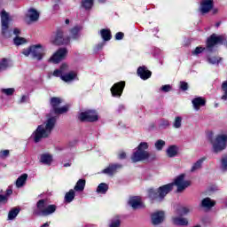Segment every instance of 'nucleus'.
<instances>
[{
	"instance_id": "obj_37",
	"label": "nucleus",
	"mask_w": 227,
	"mask_h": 227,
	"mask_svg": "<svg viewBox=\"0 0 227 227\" xmlns=\"http://www.w3.org/2000/svg\"><path fill=\"white\" fill-rule=\"evenodd\" d=\"M223 61V58L220 57H207V62L210 63V65H218Z\"/></svg>"
},
{
	"instance_id": "obj_17",
	"label": "nucleus",
	"mask_w": 227,
	"mask_h": 227,
	"mask_svg": "<svg viewBox=\"0 0 227 227\" xmlns=\"http://www.w3.org/2000/svg\"><path fill=\"white\" fill-rule=\"evenodd\" d=\"M122 166L119 163L110 164L106 168L102 170L104 175H108L109 176H113L116 170L121 169Z\"/></svg>"
},
{
	"instance_id": "obj_2",
	"label": "nucleus",
	"mask_w": 227,
	"mask_h": 227,
	"mask_svg": "<svg viewBox=\"0 0 227 227\" xmlns=\"http://www.w3.org/2000/svg\"><path fill=\"white\" fill-rule=\"evenodd\" d=\"M56 121H58V118L56 116H52V114H49L47 115V120L43 124L39 125L36 129L30 136V139L34 140V143H40L43 139L49 137L54 130V127H56Z\"/></svg>"
},
{
	"instance_id": "obj_19",
	"label": "nucleus",
	"mask_w": 227,
	"mask_h": 227,
	"mask_svg": "<svg viewBox=\"0 0 227 227\" xmlns=\"http://www.w3.org/2000/svg\"><path fill=\"white\" fill-rule=\"evenodd\" d=\"M66 72H68V65L62 64L59 69H55L51 75L53 77H59L61 79V76L64 75Z\"/></svg>"
},
{
	"instance_id": "obj_33",
	"label": "nucleus",
	"mask_w": 227,
	"mask_h": 227,
	"mask_svg": "<svg viewBox=\"0 0 227 227\" xmlns=\"http://www.w3.org/2000/svg\"><path fill=\"white\" fill-rule=\"evenodd\" d=\"M220 169L221 171H223V173H226L227 171V154L222 156L221 160H220Z\"/></svg>"
},
{
	"instance_id": "obj_10",
	"label": "nucleus",
	"mask_w": 227,
	"mask_h": 227,
	"mask_svg": "<svg viewBox=\"0 0 227 227\" xmlns=\"http://www.w3.org/2000/svg\"><path fill=\"white\" fill-rule=\"evenodd\" d=\"M223 42H224V36L217 35L215 34L211 35L207 40V51H208V52H213L214 47L219 43H223Z\"/></svg>"
},
{
	"instance_id": "obj_13",
	"label": "nucleus",
	"mask_w": 227,
	"mask_h": 227,
	"mask_svg": "<svg viewBox=\"0 0 227 227\" xmlns=\"http://www.w3.org/2000/svg\"><path fill=\"white\" fill-rule=\"evenodd\" d=\"M125 90V82H119L114 83L111 88L112 97L115 98H120Z\"/></svg>"
},
{
	"instance_id": "obj_54",
	"label": "nucleus",
	"mask_w": 227,
	"mask_h": 227,
	"mask_svg": "<svg viewBox=\"0 0 227 227\" xmlns=\"http://www.w3.org/2000/svg\"><path fill=\"white\" fill-rule=\"evenodd\" d=\"M12 193H13V191H12V189H7L5 196H7V198H9V196H12Z\"/></svg>"
},
{
	"instance_id": "obj_23",
	"label": "nucleus",
	"mask_w": 227,
	"mask_h": 227,
	"mask_svg": "<svg viewBox=\"0 0 227 227\" xmlns=\"http://www.w3.org/2000/svg\"><path fill=\"white\" fill-rule=\"evenodd\" d=\"M40 162L44 166H51L52 164V155L50 153H43L40 155Z\"/></svg>"
},
{
	"instance_id": "obj_5",
	"label": "nucleus",
	"mask_w": 227,
	"mask_h": 227,
	"mask_svg": "<svg viewBox=\"0 0 227 227\" xmlns=\"http://www.w3.org/2000/svg\"><path fill=\"white\" fill-rule=\"evenodd\" d=\"M146 150H148V143H140L131 155V161L143 162V160H148L150 159V153Z\"/></svg>"
},
{
	"instance_id": "obj_16",
	"label": "nucleus",
	"mask_w": 227,
	"mask_h": 227,
	"mask_svg": "<svg viewBox=\"0 0 227 227\" xmlns=\"http://www.w3.org/2000/svg\"><path fill=\"white\" fill-rule=\"evenodd\" d=\"M61 81L70 84V82H74V81H79V78L77 77V73H75V71H67L61 76Z\"/></svg>"
},
{
	"instance_id": "obj_24",
	"label": "nucleus",
	"mask_w": 227,
	"mask_h": 227,
	"mask_svg": "<svg viewBox=\"0 0 227 227\" xmlns=\"http://www.w3.org/2000/svg\"><path fill=\"white\" fill-rule=\"evenodd\" d=\"M27 19H29L30 22H36L38 19H40V13H38V11L35 9H29L27 13Z\"/></svg>"
},
{
	"instance_id": "obj_22",
	"label": "nucleus",
	"mask_w": 227,
	"mask_h": 227,
	"mask_svg": "<svg viewBox=\"0 0 227 227\" xmlns=\"http://www.w3.org/2000/svg\"><path fill=\"white\" fill-rule=\"evenodd\" d=\"M172 223L176 226H187L189 224V221L187 220V218L180 216H173Z\"/></svg>"
},
{
	"instance_id": "obj_3",
	"label": "nucleus",
	"mask_w": 227,
	"mask_h": 227,
	"mask_svg": "<svg viewBox=\"0 0 227 227\" xmlns=\"http://www.w3.org/2000/svg\"><path fill=\"white\" fill-rule=\"evenodd\" d=\"M56 210H58L57 205H49L46 199H41L36 202L35 206L32 207V214L35 217H47V215H52Z\"/></svg>"
},
{
	"instance_id": "obj_30",
	"label": "nucleus",
	"mask_w": 227,
	"mask_h": 227,
	"mask_svg": "<svg viewBox=\"0 0 227 227\" xmlns=\"http://www.w3.org/2000/svg\"><path fill=\"white\" fill-rule=\"evenodd\" d=\"M107 191H109V185L106 183H101L98 184L96 192H98V194H106Z\"/></svg>"
},
{
	"instance_id": "obj_1",
	"label": "nucleus",
	"mask_w": 227,
	"mask_h": 227,
	"mask_svg": "<svg viewBox=\"0 0 227 227\" xmlns=\"http://www.w3.org/2000/svg\"><path fill=\"white\" fill-rule=\"evenodd\" d=\"M175 185L177 187V192H182V191H185L191 185V181H185V174H181L175 179L174 183L160 186L158 189H149L147 191L149 200L156 201V203L164 201V199L173 191Z\"/></svg>"
},
{
	"instance_id": "obj_4",
	"label": "nucleus",
	"mask_w": 227,
	"mask_h": 227,
	"mask_svg": "<svg viewBox=\"0 0 227 227\" xmlns=\"http://www.w3.org/2000/svg\"><path fill=\"white\" fill-rule=\"evenodd\" d=\"M82 29V27L81 26H74L70 30V36L67 37L63 35V31L58 30L54 40H52V43H54L55 45H68V43H70V38L72 40H79L81 38Z\"/></svg>"
},
{
	"instance_id": "obj_40",
	"label": "nucleus",
	"mask_w": 227,
	"mask_h": 227,
	"mask_svg": "<svg viewBox=\"0 0 227 227\" xmlns=\"http://www.w3.org/2000/svg\"><path fill=\"white\" fill-rule=\"evenodd\" d=\"M121 225V220H120V216H115L112 219L109 227H120Z\"/></svg>"
},
{
	"instance_id": "obj_52",
	"label": "nucleus",
	"mask_w": 227,
	"mask_h": 227,
	"mask_svg": "<svg viewBox=\"0 0 227 227\" xmlns=\"http://www.w3.org/2000/svg\"><path fill=\"white\" fill-rule=\"evenodd\" d=\"M118 157L121 160H123V159L127 157V154L125 153V152H121L119 153Z\"/></svg>"
},
{
	"instance_id": "obj_28",
	"label": "nucleus",
	"mask_w": 227,
	"mask_h": 227,
	"mask_svg": "<svg viewBox=\"0 0 227 227\" xmlns=\"http://www.w3.org/2000/svg\"><path fill=\"white\" fill-rule=\"evenodd\" d=\"M101 38L104 42H109L113 35H111V30L107 28H103L100 30Z\"/></svg>"
},
{
	"instance_id": "obj_14",
	"label": "nucleus",
	"mask_w": 227,
	"mask_h": 227,
	"mask_svg": "<svg viewBox=\"0 0 227 227\" xmlns=\"http://www.w3.org/2000/svg\"><path fill=\"white\" fill-rule=\"evenodd\" d=\"M164 219H166V214L164 211H155L151 215V221L154 226L162 224V223H164Z\"/></svg>"
},
{
	"instance_id": "obj_57",
	"label": "nucleus",
	"mask_w": 227,
	"mask_h": 227,
	"mask_svg": "<svg viewBox=\"0 0 227 227\" xmlns=\"http://www.w3.org/2000/svg\"><path fill=\"white\" fill-rule=\"evenodd\" d=\"M70 166H72L71 163H66V164H64V168H70Z\"/></svg>"
},
{
	"instance_id": "obj_36",
	"label": "nucleus",
	"mask_w": 227,
	"mask_h": 227,
	"mask_svg": "<svg viewBox=\"0 0 227 227\" xmlns=\"http://www.w3.org/2000/svg\"><path fill=\"white\" fill-rule=\"evenodd\" d=\"M0 93H2V95H5V97H12V95L15 93V89L14 88L0 89Z\"/></svg>"
},
{
	"instance_id": "obj_31",
	"label": "nucleus",
	"mask_w": 227,
	"mask_h": 227,
	"mask_svg": "<svg viewBox=\"0 0 227 227\" xmlns=\"http://www.w3.org/2000/svg\"><path fill=\"white\" fill-rule=\"evenodd\" d=\"M74 198H75V191L71 189L68 192L66 193L64 200L66 203H72Z\"/></svg>"
},
{
	"instance_id": "obj_27",
	"label": "nucleus",
	"mask_w": 227,
	"mask_h": 227,
	"mask_svg": "<svg viewBox=\"0 0 227 227\" xmlns=\"http://www.w3.org/2000/svg\"><path fill=\"white\" fill-rule=\"evenodd\" d=\"M207 160V157H202L199 159L195 163H193L191 171L194 173V171H198V169H201L203 163Z\"/></svg>"
},
{
	"instance_id": "obj_56",
	"label": "nucleus",
	"mask_w": 227,
	"mask_h": 227,
	"mask_svg": "<svg viewBox=\"0 0 227 227\" xmlns=\"http://www.w3.org/2000/svg\"><path fill=\"white\" fill-rule=\"evenodd\" d=\"M13 35H20V30L19 28H14Z\"/></svg>"
},
{
	"instance_id": "obj_51",
	"label": "nucleus",
	"mask_w": 227,
	"mask_h": 227,
	"mask_svg": "<svg viewBox=\"0 0 227 227\" xmlns=\"http://www.w3.org/2000/svg\"><path fill=\"white\" fill-rule=\"evenodd\" d=\"M28 98V96L23 95L20 100V104H24L25 102H27Z\"/></svg>"
},
{
	"instance_id": "obj_58",
	"label": "nucleus",
	"mask_w": 227,
	"mask_h": 227,
	"mask_svg": "<svg viewBox=\"0 0 227 227\" xmlns=\"http://www.w3.org/2000/svg\"><path fill=\"white\" fill-rule=\"evenodd\" d=\"M50 223H45L44 224L41 225V227H49Z\"/></svg>"
},
{
	"instance_id": "obj_11",
	"label": "nucleus",
	"mask_w": 227,
	"mask_h": 227,
	"mask_svg": "<svg viewBox=\"0 0 227 227\" xmlns=\"http://www.w3.org/2000/svg\"><path fill=\"white\" fill-rule=\"evenodd\" d=\"M78 118L80 121H98V114L94 110H87L85 112H82Z\"/></svg>"
},
{
	"instance_id": "obj_20",
	"label": "nucleus",
	"mask_w": 227,
	"mask_h": 227,
	"mask_svg": "<svg viewBox=\"0 0 227 227\" xmlns=\"http://www.w3.org/2000/svg\"><path fill=\"white\" fill-rule=\"evenodd\" d=\"M192 104L195 111H200V107H203L205 106L206 101L203 99V98L199 97V98H193L192 100Z\"/></svg>"
},
{
	"instance_id": "obj_42",
	"label": "nucleus",
	"mask_w": 227,
	"mask_h": 227,
	"mask_svg": "<svg viewBox=\"0 0 227 227\" xmlns=\"http://www.w3.org/2000/svg\"><path fill=\"white\" fill-rule=\"evenodd\" d=\"M173 127L174 129H180V127H182V117L177 116L175 118Z\"/></svg>"
},
{
	"instance_id": "obj_7",
	"label": "nucleus",
	"mask_w": 227,
	"mask_h": 227,
	"mask_svg": "<svg viewBox=\"0 0 227 227\" xmlns=\"http://www.w3.org/2000/svg\"><path fill=\"white\" fill-rule=\"evenodd\" d=\"M1 17V34L4 38H11L12 31H10V22L12 19L10 18V13L6 12L4 10H2L0 12Z\"/></svg>"
},
{
	"instance_id": "obj_60",
	"label": "nucleus",
	"mask_w": 227,
	"mask_h": 227,
	"mask_svg": "<svg viewBox=\"0 0 227 227\" xmlns=\"http://www.w3.org/2000/svg\"><path fill=\"white\" fill-rule=\"evenodd\" d=\"M217 12H219V10L218 9H216V8H215V9H213V13H217Z\"/></svg>"
},
{
	"instance_id": "obj_45",
	"label": "nucleus",
	"mask_w": 227,
	"mask_h": 227,
	"mask_svg": "<svg viewBox=\"0 0 227 227\" xmlns=\"http://www.w3.org/2000/svg\"><path fill=\"white\" fill-rule=\"evenodd\" d=\"M10 157V150L0 151V159H6Z\"/></svg>"
},
{
	"instance_id": "obj_46",
	"label": "nucleus",
	"mask_w": 227,
	"mask_h": 227,
	"mask_svg": "<svg viewBox=\"0 0 227 227\" xmlns=\"http://www.w3.org/2000/svg\"><path fill=\"white\" fill-rule=\"evenodd\" d=\"M8 203V196L0 195V205H6Z\"/></svg>"
},
{
	"instance_id": "obj_39",
	"label": "nucleus",
	"mask_w": 227,
	"mask_h": 227,
	"mask_svg": "<svg viewBox=\"0 0 227 227\" xmlns=\"http://www.w3.org/2000/svg\"><path fill=\"white\" fill-rule=\"evenodd\" d=\"M20 212V209H19V208L12 209L8 214V219H10V221L15 219V217H17V215H19Z\"/></svg>"
},
{
	"instance_id": "obj_29",
	"label": "nucleus",
	"mask_w": 227,
	"mask_h": 227,
	"mask_svg": "<svg viewBox=\"0 0 227 227\" xmlns=\"http://www.w3.org/2000/svg\"><path fill=\"white\" fill-rule=\"evenodd\" d=\"M84 187H86V180L79 179L74 185V191H76V192H82V191H84Z\"/></svg>"
},
{
	"instance_id": "obj_26",
	"label": "nucleus",
	"mask_w": 227,
	"mask_h": 227,
	"mask_svg": "<svg viewBox=\"0 0 227 227\" xmlns=\"http://www.w3.org/2000/svg\"><path fill=\"white\" fill-rule=\"evenodd\" d=\"M167 156L170 159L173 157H176L178 155V146L176 145H170L166 150Z\"/></svg>"
},
{
	"instance_id": "obj_53",
	"label": "nucleus",
	"mask_w": 227,
	"mask_h": 227,
	"mask_svg": "<svg viewBox=\"0 0 227 227\" xmlns=\"http://www.w3.org/2000/svg\"><path fill=\"white\" fill-rule=\"evenodd\" d=\"M123 111H125V105H119L117 112L123 113Z\"/></svg>"
},
{
	"instance_id": "obj_62",
	"label": "nucleus",
	"mask_w": 227,
	"mask_h": 227,
	"mask_svg": "<svg viewBox=\"0 0 227 227\" xmlns=\"http://www.w3.org/2000/svg\"><path fill=\"white\" fill-rule=\"evenodd\" d=\"M156 33H159V28H154Z\"/></svg>"
},
{
	"instance_id": "obj_49",
	"label": "nucleus",
	"mask_w": 227,
	"mask_h": 227,
	"mask_svg": "<svg viewBox=\"0 0 227 227\" xmlns=\"http://www.w3.org/2000/svg\"><path fill=\"white\" fill-rule=\"evenodd\" d=\"M59 4H61V0H57L56 4H53V11L58 12L59 10Z\"/></svg>"
},
{
	"instance_id": "obj_64",
	"label": "nucleus",
	"mask_w": 227,
	"mask_h": 227,
	"mask_svg": "<svg viewBox=\"0 0 227 227\" xmlns=\"http://www.w3.org/2000/svg\"><path fill=\"white\" fill-rule=\"evenodd\" d=\"M219 26H220V23H216V27H219Z\"/></svg>"
},
{
	"instance_id": "obj_44",
	"label": "nucleus",
	"mask_w": 227,
	"mask_h": 227,
	"mask_svg": "<svg viewBox=\"0 0 227 227\" xmlns=\"http://www.w3.org/2000/svg\"><path fill=\"white\" fill-rule=\"evenodd\" d=\"M203 51H205V48H203L202 46H198L193 51H192V56H198V54H201Z\"/></svg>"
},
{
	"instance_id": "obj_18",
	"label": "nucleus",
	"mask_w": 227,
	"mask_h": 227,
	"mask_svg": "<svg viewBox=\"0 0 227 227\" xmlns=\"http://www.w3.org/2000/svg\"><path fill=\"white\" fill-rule=\"evenodd\" d=\"M137 74L140 79H143V81H146L152 77V73L145 66L139 67Z\"/></svg>"
},
{
	"instance_id": "obj_47",
	"label": "nucleus",
	"mask_w": 227,
	"mask_h": 227,
	"mask_svg": "<svg viewBox=\"0 0 227 227\" xmlns=\"http://www.w3.org/2000/svg\"><path fill=\"white\" fill-rule=\"evenodd\" d=\"M171 90V85L167 84V85H163L160 88V91H163V93H169V90Z\"/></svg>"
},
{
	"instance_id": "obj_63",
	"label": "nucleus",
	"mask_w": 227,
	"mask_h": 227,
	"mask_svg": "<svg viewBox=\"0 0 227 227\" xmlns=\"http://www.w3.org/2000/svg\"><path fill=\"white\" fill-rule=\"evenodd\" d=\"M165 125H169V122L167 121L165 122Z\"/></svg>"
},
{
	"instance_id": "obj_8",
	"label": "nucleus",
	"mask_w": 227,
	"mask_h": 227,
	"mask_svg": "<svg viewBox=\"0 0 227 227\" xmlns=\"http://www.w3.org/2000/svg\"><path fill=\"white\" fill-rule=\"evenodd\" d=\"M61 102L62 100L60 98H51L50 105L51 108L50 114H65V113H68V106L59 107V106H61Z\"/></svg>"
},
{
	"instance_id": "obj_48",
	"label": "nucleus",
	"mask_w": 227,
	"mask_h": 227,
	"mask_svg": "<svg viewBox=\"0 0 227 227\" xmlns=\"http://www.w3.org/2000/svg\"><path fill=\"white\" fill-rule=\"evenodd\" d=\"M180 88L183 91H187L189 90V84L185 82H180Z\"/></svg>"
},
{
	"instance_id": "obj_41",
	"label": "nucleus",
	"mask_w": 227,
	"mask_h": 227,
	"mask_svg": "<svg viewBox=\"0 0 227 227\" xmlns=\"http://www.w3.org/2000/svg\"><path fill=\"white\" fill-rule=\"evenodd\" d=\"M189 212H191V208L188 207H181L177 209V214H179V215H187Z\"/></svg>"
},
{
	"instance_id": "obj_12",
	"label": "nucleus",
	"mask_w": 227,
	"mask_h": 227,
	"mask_svg": "<svg viewBox=\"0 0 227 227\" xmlns=\"http://www.w3.org/2000/svg\"><path fill=\"white\" fill-rule=\"evenodd\" d=\"M67 54H68L67 48H60L50 58L49 61L50 63H59V61L65 59Z\"/></svg>"
},
{
	"instance_id": "obj_59",
	"label": "nucleus",
	"mask_w": 227,
	"mask_h": 227,
	"mask_svg": "<svg viewBox=\"0 0 227 227\" xmlns=\"http://www.w3.org/2000/svg\"><path fill=\"white\" fill-rule=\"evenodd\" d=\"M107 0H98V3H100L101 4H104V3H106Z\"/></svg>"
},
{
	"instance_id": "obj_55",
	"label": "nucleus",
	"mask_w": 227,
	"mask_h": 227,
	"mask_svg": "<svg viewBox=\"0 0 227 227\" xmlns=\"http://www.w3.org/2000/svg\"><path fill=\"white\" fill-rule=\"evenodd\" d=\"M106 45V43H100L98 44L97 49L98 51H100L104 46Z\"/></svg>"
},
{
	"instance_id": "obj_25",
	"label": "nucleus",
	"mask_w": 227,
	"mask_h": 227,
	"mask_svg": "<svg viewBox=\"0 0 227 227\" xmlns=\"http://www.w3.org/2000/svg\"><path fill=\"white\" fill-rule=\"evenodd\" d=\"M200 206L202 208H212L213 207H215V200H213L212 199L207 197L201 200Z\"/></svg>"
},
{
	"instance_id": "obj_15",
	"label": "nucleus",
	"mask_w": 227,
	"mask_h": 227,
	"mask_svg": "<svg viewBox=\"0 0 227 227\" xmlns=\"http://www.w3.org/2000/svg\"><path fill=\"white\" fill-rule=\"evenodd\" d=\"M214 8V0H201L200 6V12L202 13V15H205V13H208L210 10Z\"/></svg>"
},
{
	"instance_id": "obj_21",
	"label": "nucleus",
	"mask_w": 227,
	"mask_h": 227,
	"mask_svg": "<svg viewBox=\"0 0 227 227\" xmlns=\"http://www.w3.org/2000/svg\"><path fill=\"white\" fill-rule=\"evenodd\" d=\"M129 205L134 210H136L137 208H143V203H141V200H139L138 197L130 198L129 200Z\"/></svg>"
},
{
	"instance_id": "obj_9",
	"label": "nucleus",
	"mask_w": 227,
	"mask_h": 227,
	"mask_svg": "<svg viewBox=\"0 0 227 227\" xmlns=\"http://www.w3.org/2000/svg\"><path fill=\"white\" fill-rule=\"evenodd\" d=\"M213 145V152L215 153H219V152H223V150H226L227 146V133H220L218 134L215 140L212 142Z\"/></svg>"
},
{
	"instance_id": "obj_43",
	"label": "nucleus",
	"mask_w": 227,
	"mask_h": 227,
	"mask_svg": "<svg viewBox=\"0 0 227 227\" xmlns=\"http://www.w3.org/2000/svg\"><path fill=\"white\" fill-rule=\"evenodd\" d=\"M13 42H14V45H17V46L23 45V43L26 42V39L20 37V36H16L13 39Z\"/></svg>"
},
{
	"instance_id": "obj_32",
	"label": "nucleus",
	"mask_w": 227,
	"mask_h": 227,
	"mask_svg": "<svg viewBox=\"0 0 227 227\" xmlns=\"http://www.w3.org/2000/svg\"><path fill=\"white\" fill-rule=\"evenodd\" d=\"M26 180H27V174H23L16 180V187L20 188L24 186L26 184Z\"/></svg>"
},
{
	"instance_id": "obj_34",
	"label": "nucleus",
	"mask_w": 227,
	"mask_h": 227,
	"mask_svg": "<svg viewBox=\"0 0 227 227\" xmlns=\"http://www.w3.org/2000/svg\"><path fill=\"white\" fill-rule=\"evenodd\" d=\"M10 67V62L7 59H2L0 60V72H4Z\"/></svg>"
},
{
	"instance_id": "obj_35",
	"label": "nucleus",
	"mask_w": 227,
	"mask_h": 227,
	"mask_svg": "<svg viewBox=\"0 0 227 227\" xmlns=\"http://www.w3.org/2000/svg\"><path fill=\"white\" fill-rule=\"evenodd\" d=\"M95 0H82V8L84 10H91Z\"/></svg>"
},
{
	"instance_id": "obj_38",
	"label": "nucleus",
	"mask_w": 227,
	"mask_h": 227,
	"mask_svg": "<svg viewBox=\"0 0 227 227\" xmlns=\"http://www.w3.org/2000/svg\"><path fill=\"white\" fill-rule=\"evenodd\" d=\"M154 146L158 152H160L166 146V141L159 139L155 142Z\"/></svg>"
},
{
	"instance_id": "obj_61",
	"label": "nucleus",
	"mask_w": 227,
	"mask_h": 227,
	"mask_svg": "<svg viewBox=\"0 0 227 227\" xmlns=\"http://www.w3.org/2000/svg\"><path fill=\"white\" fill-rule=\"evenodd\" d=\"M66 24H70V20H66Z\"/></svg>"
},
{
	"instance_id": "obj_6",
	"label": "nucleus",
	"mask_w": 227,
	"mask_h": 227,
	"mask_svg": "<svg viewBox=\"0 0 227 227\" xmlns=\"http://www.w3.org/2000/svg\"><path fill=\"white\" fill-rule=\"evenodd\" d=\"M22 54L26 57L31 56L33 59L42 61L45 56V48L42 44H34L28 49H24Z\"/></svg>"
},
{
	"instance_id": "obj_50",
	"label": "nucleus",
	"mask_w": 227,
	"mask_h": 227,
	"mask_svg": "<svg viewBox=\"0 0 227 227\" xmlns=\"http://www.w3.org/2000/svg\"><path fill=\"white\" fill-rule=\"evenodd\" d=\"M123 33L122 32H118L116 35H115V40H123Z\"/></svg>"
}]
</instances>
